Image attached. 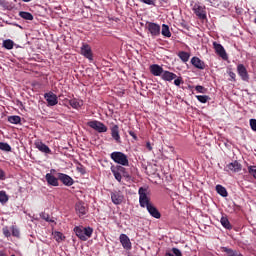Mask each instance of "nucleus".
<instances>
[{"instance_id":"obj_1","label":"nucleus","mask_w":256,"mask_h":256,"mask_svg":"<svg viewBox=\"0 0 256 256\" xmlns=\"http://www.w3.org/2000/svg\"><path fill=\"white\" fill-rule=\"evenodd\" d=\"M138 195L140 207L147 209L148 213L151 215V217H154V219H161V212H159L157 207L153 205L151 198L147 196V188L140 187L138 190Z\"/></svg>"},{"instance_id":"obj_2","label":"nucleus","mask_w":256,"mask_h":256,"mask_svg":"<svg viewBox=\"0 0 256 256\" xmlns=\"http://www.w3.org/2000/svg\"><path fill=\"white\" fill-rule=\"evenodd\" d=\"M74 233L80 239V241H87L91 239L93 235V228L91 227H83V226H76L74 227Z\"/></svg>"},{"instance_id":"obj_3","label":"nucleus","mask_w":256,"mask_h":256,"mask_svg":"<svg viewBox=\"0 0 256 256\" xmlns=\"http://www.w3.org/2000/svg\"><path fill=\"white\" fill-rule=\"evenodd\" d=\"M110 158L112 159V161H114V163L122 165V167H129V158L123 152H112L110 154Z\"/></svg>"},{"instance_id":"obj_4","label":"nucleus","mask_w":256,"mask_h":256,"mask_svg":"<svg viewBox=\"0 0 256 256\" xmlns=\"http://www.w3.org/2000/svg\"><path fill=\"white\" fill-rule=\"evenodd\" d=\"M88 127L91 129H94V131H97L98 133H107L108 128L105 124L101 121L92 120L87 122Z\"/></svg>"},{"instance_id":"obj_5","label":"nucleus","mask_w":256,"mask_h":256,"mask_svg":"<svg viewBox=\"0 0 256 256\" xmlns=\"http://www.w3.org/2000/svg\"><path fill=\"white\" fill-rule=\"evenodd\" d=\"M147 29L152 37H159L161 35V26L157 23L148 22Z\"/></svg>"},{"instance_id":"obj_6","label":"nucleus","mask_w":256,"mask_h":256,"mask_svg":"<svg viewBox=\"0 0 256 256\" xmlns=\"http://www.w3.org/2000/svg\"><path fill=\"white\" fill-rule=\"evenodd\" d=\"M44 99L47 101L49 107H55L59 100L57 99V95L53 92H48L44 94Z\"/></svg>"},{"instance_id":"obj_7","label":"nucleus","mask_w":256,"mask_h":256,"mask_svg":"<svg viewBox=\"0 0 256 256\" xmlns=\"http://www.w3.org/2000/svg\"><path fill=\"white\" fill-rule=\"evenodd\" d=\"M35 148L38 149L41 153H45V155H51V148L47 146L43 141L41 140H36L34 142Z\"/></svg>"},{"instance_id":"obj_8","label":"nucleus","mask_w":256,"mask_h":256,"mask_svg":"<svg viewBox=\"0 0 256 256\" xmlns=\"http://www.w3.org/2000/svg\"><path fill=\"white\" fill-rule=\"evenodd\" d=\"M243 169V166L239 161L235 160L229 164H227L225 171H231V173H239Z\"/></svg>"},{"instance_id":"obj_9","label":"nucleus","mask_w":256,"mask_h":256,"mask_svg":"<svg viewBox=\"0 0 256 256\" xmlns=\"http://www.w3.org/2000/svg\"><path fill=\"white\" fill-rule=\"evenodd\" d=\"M58 181H61L66 187H71L75 183L71 176L64 173H58Z\"/></svg>"},{"instance_id":"obj_10","label":"nucleus","mask_w":256,"mask_h":256,"mask_svg":"<svg viewBox=\"0 0 256 256\" xmlns=\"http://www.w3.org/2000/svg\"><path fill=\"white\" fill-rule=\"evenodd\" d=\"M193 11L198 18L205 20L207 19V11L205 10V6L194 5Z\"/></svg>"},{"instance_id":"obj_11","label":"nucleus","mask_w":256,"mask_h":256,"mask_svg":"<svg viewBox=\"0 0 256 256\" xmlns=\"http://www.w3.org/2000/svg\"><path fill=\"white\" fill-rule=\"evenodd\" d=\"M80 51L83 57L89 61H93V51L91 50V46H89V44H83Z\"/></svg>"},{"instance_id":"obj_12","label":"nucleus","mask_w":256,"mask_h":256,"mask_svg":"<svg viewBox=\"0 0 256 256\" xmlns=\"http://www.w3.org/2000/svg\"><path fill=\"white\" fill-rule=\"evenodd\" d=\"M237 73L239 77H241L242 81H249V72H247V68L243 64H238Z\"/></svg>"},{"instance_id":"obj_13","label":"nucleus","mask_w":256,"mask_h":256,"mask_svg":"<svg viewBox=\"0 0 256 256\" xmlns=\"http://www.w3.org/2000/svg\"><path fill=\"white\" fill-rule=\"evenodd\" d=\"M213 46H214V49H215L217 55H219V57L224 59V61L228 59L227 52L225 51V48L223 47V45H221L217 42H214Z\"/></svg>"},{"instance_id":"obj_14","label":"nucleus","mask_w":256,"mask_h":256,"mask_svg":"<svg viewBox=\"0 0 256 256\" xmlns=\"http://www.w3.org/2000/svg\"><path fill=\"white\" fill-rule=\"evenodd\" d=\"M111 199L114 205H121V203H123L125 199V196H123V193H121V191H116L111 193Z\"/></svg>"},{"instance_id":"obj_15","label":"nucleus","mask_w":256,"mask_h":256,"mask_svg":"<svg viewBox=\"0 0 256 256\" xmlns=\"http://www.w3.org/2000/svg\"><path fill=\"white\" fill-rule=\"evenodd\" d=\"M45 179L48 185H51L52 187H59V176L55 177L53 174L47 173L45 175Z\"/></svg>"},{"instance_id":"obj_16","label":"nucleus","mask_w":256,"mask_h":256,"mask_svg":"<svg viewBox=\"0 0 256 256\" xmlns=\"http://www.w3.org/2000/svg\"><path fill=\"white\" fill-rule=\"evenodd\" d=\"M163 67L158 64L150 65V73L154 75V77H161L163 75Z\"/></svg>"},{"instance_id":"obj_17","label":"nucleus","mask_w":256,"mask_h":256,"mask_svg":"<svg viewBox=\"0 0 256 256\" xmlns=\"http://www.w3.org/2000/svg\"><path fill=\"white\" fill-rule=\"evenodd\" d=\"M75 209L78 217H83V215H87V207L85 206V203L83 202L76 203Z\"/></svg>"},{"instance_id":"obj_18","label":"nucleus","mask_w":256,"mask_h":256,"mask_svg":"<svg viewBox=\"0 0 256 256\" xmlns=\"http://www.w3.org/2000/svg\"><path fill=\"white\" fill-rule=\"evenodd\" d=\"M119 239L122 247L129 251V249H131V240L129 239V236L126 234H121Z\"/></svg>"},{"instance_id":"obj_19","label":"nucleus","mask_w":256,"mask_h":256,"mask_svg":"<svg viewBox=\"0 0 256 256\" xmlns=\"http://www.w3.org/2000/svg\"><path fill=\"white\" fill-rule=\"evenodd\" d=\"M111 137L116 143H121V135H119V126L114 125L111 127Z\"/></svg>"},{"instance_id":"obj_20","label":"nucleus","mask_w":256,"mask_h":256,"mask_svg":"<svg viewBox=\"0 0 256 256\" xmlns=\"http://www.w3.org/2000/svg\"><path fill=\"white\" fill-rule=\"evenodd\" d=\"M191 64L193 65V67H195L196 69H200L203 70L205 69V62H203L202 60L199 59V57H192L191 59Z\"/></svg>"},{"instance_id":"obj_21","label":"nucleus","mask_w":256,"mask_h":256,"mask_svg":"<svg viewBox=\"0 0 256 256\" xmlns=\"http://www.w3.org/2000/svg\"><path fill=\"white\" fill-rule=\"evenodd\" d=\"M161 79H163V81H173V79H177V74L173 73V72H169L167 70H164L162 72V75H161Z\"/></svg>"},{"instance_id":"obj_22","label":"nucleus","mask_w":256,"mask_h":256,"mask_svg":"<svg viewBox=\"0 0 256 256\" xmlns=\"http://www.w3.org/2000/svg\"><path fill=\"white\" fill-rule=\"evenodd\" d=\"M216 193H218V195H221V197L229 196V193L227 192V188H225L221 184L216 185Z\"/></svg>"},{"instance_id":"obj_23","label":"nucleus","mask_w":256,"mask_h":256,"mask_svg":"<svg viewBox=\"0 0 256 256\" xmlns=\"http://www.w3.org/2000/svg\"><path fill=\"white\" fill-rule=\"evenodd\" d=\"M220 223L224 229H228L229 231L233 229V225H231V222H229V219L225 216L221 217Z\"/></svg>"},{"instance_id":"obj_24","label":"nucleus","mask_w":256,"mask_h":256,"mask_svg":"<svg viewBox=\"0 0 256 256\" xmlns=\"http://www.w3.org/2000/svg\"><path fill=\"white\" fill-rule=\"evenodd\" d=\"M69 105L73 109H79V108L83 107V101H79V100H77V98H73V99L69 100Z\"/></svg>"},{"instance_id":"obj_25","label":"nucleus","mask_w":256,"mask_h":256,"mask_svg":"<svg viewBox=\"0 0 256 256\" xmlns=\"http://www.w3.org/2000/svg\"><path fill=\"white\" fill-rule=\"evenodd\" d=\"M111 171H112L116 181H118V183H121V179H123V176L121 175V172L117 169V166L111 167Z\"/></svg>"},{"instance_id":"obj_26","label":"nucleus","mask_w":256,"mask_h":256,"mask_svg":"<svg viewBox=\"0 0 256 256\" xmlns=\"http://www.w3.org/2000/svg\"><path fill=\"white\" fill-rule=\"evenodd\" d=\"M178 57H179V59H181V61H183V63H187V61H189V57H191V55L189 54V52L181 51L178 53Z\"/></svg>"},{"instance_id":"obj_27","label":"nucleus","mask_w":256,"mask_h":256,"mask_svg":"<svg viewBox=\"0 0 256 256\" xmlns=\"http://www.w3.org/2000/svg\"><path fill=\"white\" fill-rule=\"evenodd\" d=\"M118 171L120 172V175L122 174V177H125V179H131V175L129 172H127V169L123 166H116Z\"/></svg>"},{"instance_id":"obj_28","label":"nucleus","mask_w":256,"mask_h":256,"mask_svg":"<svg viewBox=\"0 0 256 256\" xmlns=\"http://www.w3.org/2000/svg\"><path fill=\"white\" fill-rule=\"evenodd\" d=\"M9 201V195L4 190L0 191V203L1 205H5Z\"/></svg>"},{"instance_id":"obj_29","label":"nucleus","mask_w":256,"mask_h":256,"mask_svg":"<svg viewBox=\"0 0 256 256\" xmlns=\"http://www.w3.org/2000/svg\"><path fill=\"white\" fill-rule=\"evenodd\" d=\"M19 16L26 21H33V14L25 11L19 12Z\"/></svg>"},{"instance_id":"obj_30","label":"nucleus","mask_w":256,"mask_h":256,"mask_svg":"<svg viewBox=\"0 0 256 256\" xmlns=\"http://www.w3.org/2000/svg\"><path fill=\"white\" fill-rule=\"evenodd\" d=\"M161 34L163 37H171V30H169V25L163 24Z\"/></svg>"},{"instance_id":"obj_31","label":"nucleus","mask_w":256,"mask_h":256,"mask_svg":"<svg viewBox=\"0 0 256 256\" xmlns=\"http://www.w3.org/2000/svg\"><path fill=\"white\" fill-rule=\"evenodd\" d=\"M14 46H15V42H13V40H11V39H7V40L3 41L4 49L11 50V49H13Z\"/></svg>"},{"instance_id":"obj_32","label":"nucleus","mask_w":256,"mask_h":256,"mask_svg":"<svg viewBox=\"0 0 256 256\" xmlns=\"http://www.w3.org/2000/svg\"><path fill=\"white\" fill-rule=\"evenodd\" d=\"M9 123H12V125H19L21 123V117L20 116H10L8 117Z\"/></svg>"},{"instance_id":"obj_33","label":"nucleus","mask_w":256,"mask_h":256,"mask_svg":"<svg viewBox=\"0 0 256 256\" xmlns=\"http://www.w3.org/2000/svg\"><path fill=\"white\" fill-rule=\"evenodd\" d=\"M165 256H183V254L178 248H172L171 252H166Z\"/></svg>"},{"instance_id":"obj_34","label":"nucleus","mask_w":256,"mask_h":256,"mask_svg":"<svg viewBox=\"0 0 256 256\" xmlns=\"http://www.w3.org/2000/svg\"><path fill=\"white\" fill-rule=\"evenodd\" d=\"M0 151H6V153L11 152V145L5 142H0Z\"/></svg>"},{"instance_id":"obj_35","label":"nucleus","mask_w":256,"mask_h":256,"mask_svg":"<svg viewBox=\"0 0 256 256\" xmlns=\"http://www.w3.org/2000/svg\"><path fill=\"white\" fill-rule=\"evenodd\" d=\"M54 239L57 241V243H61V241H65V235H63L61 232H55Z\"/></svg>"},{"instance_id":"obj_36","label":"nucleus","mask_w":256,"mask_h":256,"mask_svg":"<svg viewBox=\"0 0 256 256\" xmlns=\"http://www.w3.org/2000/svg\"><path fill=\"white\" fill-rule=\"evenodd\" d=\"M76 170L82 175H85L87 173V168H85V166H83V164H81L80 162H77Z\"/></svg>"},{"instance_id":"obj_37","label":"nucleus","mask_w":256,"mask_h":256,"mask_svg":"<svg viewBox=\"0 0 256 256\" xmlns=\"http://www.w3.org/2000/svg\"><path fill=\"white\" fill-rule=\"evenodd\" d=\"M196 99L200 102V103H207V101H209L211 98H209V96L207 95H197Z\"/></svg>"},{"instance_id":"obj_38","label":"nucleus","mask_w":256,"mask_h":256,"mask_svg":"<svg viewBox=\"0 0 256 256\" xmlns=\"http://www.w3.org/2000/svg\"><path fill=\"white\" fill-rule=\"evenodd\" d=\"M11 231H12L13 237H17V239H19V237H21V232L17 229L16 226H12Z\"/></svg>"},{"instance_id":"obj_39","label":"nucleus","mask_w":256,"mask_h":256,"mask_svg":"<svg viewBox=\"0 0 256 256\" xmlns=\"http://www.w3.org/2000/svg\"><path fill=\"white\" fill-rule=\"evenodd\" d=\"M248 173L256 180V166H248Z\"/></svg>"},{"instance_id":"obj_40","label":"nucleus","mask_w":256,"mask_h":256,"mask_svg":"<svg viewBox=\"0 0 256 256\" xmlns=\"http://www.w3.org/2000/svg\"><path fill=\"white\" fill-rule=\"evenodd\" d=\"M2 233L4 237H7V238L11 237V230H9V227L7 226L2 228Z\"/></svg>"},{"instance_id":"obj_41","label":"nucleus","mask_w":256,"mask_h":256,"mask_svg":"<svg viewBox=\"0 0 256 256\" xmlns=\"http://www.w3.org/2000/svg\"><path fill=\"white\" fill-rule=\"evenodd\" d=\"M40 216L42 219H44V221H47L48 223H53V220H51L49 214L43 212Z\"/></svg>"},{"instance_id":"obj_42","label":"nucleus","mask_w":256,"mask_h":256,"mask_svg":"<svg viewBox=\"0 0 256 256\" xmlns=\"http://www.w3.org/2000/svg\"><path fill=\"white\" fill-rule=\"evenodd\" d=\"M195 90L197 91V93H207V89L201 85H197L195 87Z\"/></svg>"},{"instance_id":"obj_43","label":"nucleus","mask_w":256,"mask_h":256,"mask_svg":"<svg viewBox=\"0 0 256 256\" xmlns=\"http://www.w3.org/2000/svg\"><path fill=\"white\" fill-rule=\"evenodd\" d=\"M141 3H145V5H153L155 7V0H139Z\"/></svg>"},{"instance_id":"obj_44","label":"nucleus","mask_w":256,"mask_h":256,"mask_svg":"<svg viewBox=\"0 0 256 256\" xmlns=\"http://www.w3.org/2000/svg\"><path fill=\"white\" fill-rule=\"evenodd\" d=\"M182 83H183L182 77L175 78L174 85H176V87H179Z\"/></svg>"},{"instance_id":"obj_45","label":"nucleus","mask_w":256,"mask_h":256,"mask_svg":"<svg viewBox=\"0 0 256 256\" xmlns=\"http://www.w3.org/2000/svg\"><path fill=\"white\" fill-rule=\"evenodd\" d=\"M250 127L252 131L256 132V119H250Z\"/></svg>"},{"instance_id":"obj_46","label":"nucleus","mask_w":256,"mask_h":256,"mask_svg":"<svg viewBox=\"0 0 256 256\" xmlns=\"http://www.w3.org/2000/svg\"><path fill=\"white\" fill-rule=\"evenodd\" d=\"M207 5H211V7H215L217 5V0H205Z\"/></svg>"},{"instance_id":"obj_47","label":"nucleus","mask_w":256,"mask_h":256,"mask_svg":"<svg viewBox=\"0 0 256 256\" xmlns=\"http://www.w3.org/2000/svg\"><path fill=\"white\" fill-rule=\"evenodd\" d=\"M181 27H183V29H186L187 31H189V24H187V22L182 21L180 23Z\"/></svg>"},{"instance_id":"obj_48","label":"nucleus","mask_w":256,"mask_h":256,"mask_svg":"<svg viewBox=\"0 0 256 256\" xmlns=\"http://www.w3.org/2000/svg\"><path fill=\"white\" fill-rule=\"evenodd\" d=\"M0 181H5V171L0 168Z\"/></svg>"},{"instance_id":"obj_49","label":"nucleus","mask_w":256,"mask_h":256,"mask_svg":"<svg viewBox=\"0 0 256 256\" xmlns=\"http://www.w3.org/2000/svg\"><path fill=\"white\" fill-rule=\"evenodd\" d=\"M128 133H129V136H130V137H132L135 141H137V139H138V138H137V134H135L134 131H129Z\"/></svg>"},{"instance_id":"obj_50","label":"nucleus","mask_w":256,"mask_h":256,"mask_svg":"<svg viewBox=\"0 0 256 256\" xmlns=\"http://www.w3.org/2000/svg\"><path fill=\"white\" fill-rule=\"evenodd\" d=\"M146 147H147L148 151H152L153 150V147L151 146V142H147L146 143Z\"/></svg>"},{"instance_id":"obj_51","label":"nucleus","mask_w":256,"mask_h":256,"mask_svg":"<svg viewBox=\"0 0 256 256\" xmlns=\"http://www.w3.org/2000/svg\"><path fill=\"white\" fill-rule=\"evenodd\" d=\"M229 77H231V79H233V81H235V77H237V76L234 72H229Z\"/></svg>"},{"instance_id":"obj_52","label":"nucleus","mask_w":256,"mask_h":256,"mask_svg":"<svg viewBox=\"0 0 256 256\" xmlns=\"http://www.w3.org/2000/svg\"><path fill=\"white\" fill-rule=\"evenodd\" d=\"M0 256H7V254L4 251L0 250Z\"/></svg>"},{"instance_id":"obj_53","label":"nucleus","mask_w":256,"mask_h":256,"mask_svg":"<svg viewBox=\"0 0 256 256\" xmlns=\"http://www.w3.org/2000/svg\"><path fill=\"white\" fill-rule=\"evenodd\" d=\"M24 3H30L32 0H22Z\"/></svg>"},{"instance_id":"obj_54","label":"nucleus","mask_w":256,"mask_h":256,"mask_svg":"<svg viewBox=\"0 0 256 256\" xmlns=\"http://www.w3.org/2000/svg\"><path fill=\"white\" fill-rule=\"evenodd\" d=\"M11 256H15V254H12Z\"/></svg>"}]
</instances>
